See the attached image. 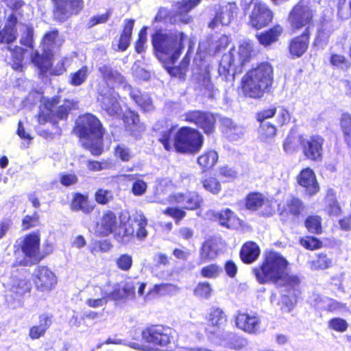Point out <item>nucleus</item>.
Wrapping results in <instances>:
<instances>
[{
	"label": "nucleus",
	"mask_w": 351,
	"mask_h": 351,
	"mask_svg": "<svg viewBox=\"0 0 351 351\" xmlns=\"http://www.w3.org/2000/svg\"><path fill=\"white\" fill-rule=\"evenodd\" d=\"M173 130V127H171L160 133L159 141L166 150L174 149L179 153L189 154H195L200 151L204 143V136L197 130L182 127L176 133Z\"/></svg>",
	"instance_id": "f257e3e1"
},
{
	"label": "nucleus",
	"mask_w": 351,
	"mask_h": 351,
	"mask_svg": "<svg viewBox=\"0 0 351 351\" xmlns=\"http://www.w3.org/2000/svg\"><path fill=\"white\" fill-rule=\"evenodd\" d=\"M287 267L288 262L281 254L269 252L265 254L262 264L253 269V273L261 284L282 280L287 287H293L300 280L297 276L287 274Z\"/></svg>",
	"instance_id": "f03ea898"
},
{
	"label": "nucleus",
	"mask_w": 351,
	"mask_h": 351,
	"mask_svg": "<svg viewBox=\"0 0 351 351\" xmlns=\"http://www.w3.org/2000/svg\"><path fill=\"white\" fill-rule=\"evenodd\" d=\"M274 69L268 62L259 64L249 70L241 80L243 94L253 99H261L269 92L273 84Z\"/></svg>",
	"instance_id": "7ed1b4c3"
},
{
	"label": "nucleus",
	"mask_w": 351,
	"mask_h": 351,
	"mask_svg": "<svg viewBox=\"0 0 351 351\" xmlns=\"http://www.w3.org/2000/svg\"><path fill=\"white\" fill-rule=\"evenodd\" d=\"M75 132L79 134L83 146L89 149L93 155L101 154L103 131L100 121L95 116L90 114L80 116Z\"/></svg>",
	"instance_id": "20e7f679"
},
{
	"label": "nucleus",
	"mask_w": 351,
	"mask_h": 351,
	"mask_svg": "<svg viewBox=\"0 0 351 351\" xmlns=\"http://www.w3.org/2000/svg\"><path fill=\"white\" fill-rule=\"evenodd\" d=\"M186 36L180 32L164 34L157 32L152 35V45L157 53L166 55L172 63L180 57Z\"/></svg>",
	"instance_id": "39448f33"
},
{
	"label": "nucleus",
	"mask_w": 351,
	"mask_h": 351,
	"mask_svg": "<svg viewBox=\"0 0 351 351\" xmlns=\"http://www.w3.org/2000/svg\"><path fill=\"white\" fill-rule=\"evenodd\" d=\"M99 71L102 75L106 83L110 86L117 84L130 95V97L145 112L152 110L154 107L150 97L147 95H142L138 89L133 88L128 84L124 77L117 71L112 70L107 65L99 67Z\"/></svg>",
	"instance_id": "423d86ee"
},
{
	"label": "nucleus",
	"mask_w": 351,
	"mask_h": 351,
	"mask_svg": "<svg viewBox=\"0 0 351 351\" xmlns=\"http://www.w3.org/2000/svg\"><path fill=\"white\" fill-rule=\"evenodd\" d=\"M59 103V97L42 99L38 118L39 123L45 124L48 121L55 122L57 120L64 119L69 112L76 108L77 106L76 102L70 99H65L60 105H58Z\"/></svg>",
	"instance_id": "0eeeda50"
},
{
	"label": "nucleus",
	"mask_w": 351,
	"mask_h": 351,
	"mask_svg": "<svg viewBox=\"0 0 351 351\" xmlns=\"http://www.w3.org/2000/svg\"><path fill=\"white\" fill-rule=\"evenodd\" d=\"M143 339L153 346L147 351H167L171 348L173 331L163 325L152 326L142 332Z\"/></svg>",
	"instance_id": "6e6552de"
},
{
	"label": "nucleus",
	"mask_w": 351,
	"mask_h": 351,
	"mask_svg": "<svg viewBox=\"0 0 351 351\" xmlns=\"http://www.w3.org/2000/svg\"><path fill=\"white\" fill-rule=\"evenodd\" d=\"M58 36L57 30L47 33L43 41L42 56H40L37 51L32 53V62L40 70L41 74H45L51 69L53 51L61 44L58 40Z\"/></svg>",
	"instance_id": "1a4fd4ad"
},
{
	"label": "nucleus",
	"mask_w": 351,
	"mask_h": 351,
	"mask_svg": "<svg viewBox=\"0 0 351 351\" xmlns=\"http://www.w3.org/2000/svg\"><path fill=\"white\" fill-rule=\"evenodd\" d=\"M111 281L108 278L95 279L87 287L88 298L85 301L86 305L90 308H98L104 307L110 300Z\"/></svg>",
	"instance_id": "9d476101"
},
{
	"label": "nucleus",
	"mask_w": 351,
	"mask_h": 351,
	"mask_svg": "<svg viewBox=\"0 0 351 351\" xmlns=\"http://www.w3.org/2000/svg\"><path fill=\"white\" fill-rule=\"evenodd\" d=\"M311 0H300L289 14V19L293 29L304 27L308 29L313 19V11L309 7Z\"/></svg>",
	"instance_id": "9b49d317"
},
{
	"label": "nucleus",
	"mask_w": 351,
	"mask_h": 351,
	"mask_svg": "<svg viewBox=\"0 0 351 351\" xmlns=\"http://www.w3.org/2000/svg\"><path fill=\"white\" fill-rule=\"evenodd\" d=\"M40 234L37 232H32L23 238L21 247L25 256L24 265L35 264L40 261Z\"/></svg>",
	"instance_id": "f8f14e48"
},
{
	"label": "nucleus",
	"mask_w": 351,
	"mask_h": 351,
	"mask_svg": "<svg viewBox=\"0 0 351 351\" xmlns=\"http://www.w3.org/2000/svg\"><path fill=\"white\" fill-rule=\"evenodd\" d=\"M183 121L195 124L209 134L214 132L216 119L215 116L206 112L191 110L182 115Z\"/></svg>",
	"instance_id": "ddd939ff"
},
{
	"label": "nucleus",
	"mask_w": 351,
	"mask_h": 351,
	"mask_svg": "<svg viewBox=\"0 0 351 351\" xmlns=\"http://www.w3.org/2000/svg\"><path fill=\"white\" fill-rule=\"evenodd\" d=\"M54 17L64 21L72 14H78L83 8L82 0H52Z\"/></svg>",
	"instance_id": "4468645a"
},
{
	"label": "nucleus",
	"mask_w": 351,
	"mask_h": 351,
	"mask_svg": "<svg viewBox=\"0 0 351 351\" xmlns=\"http://www.w3.org/2000/svg\"><path fill=\"white\" fill-rule=\"evenodd\" d=\"M272 19V13L267 6L260 1H256L250 14V23L256 29L266 26Z\"/></svg>",
	"instance_id": "2eb2a0df"
},
{
	"label": "nucleus",
	"mask_w": 351,
	"mask_h": 351,
	"mask_svg": "<svg viewBox=\"0 0 351 351\" xmlns=\"http://www.w3.org/2000/svg\"><path fill=\"white\" fill-rule=\"evenodd\" d=\"M252 51V46L250 43H243L239 48L237 57L235 58L232 51L228 54H224L222 57L221 63L223 66L230 67L232 65L243 66L250 60Z\"/></svg>",
	"instance_id": "dca6fc26"
},
{
	"label": "nucleus",
	"mask_w": 351,
	"mask_h": 351,
	"mask_svg": "<svg viewBox=\"0 0 351 351\" xmlns=\"http://www.w3.org/2000/svg\"><path fill=\"white\" fill-rule=\"evenodd\" d=\"M99 101L101 102V108L111 116L118 114L121 108L119 103V97L117 93L112 88L99 89Z\"/></svg>",
	"instance_id": "f3484780"
},
{
	"label": "nucleus",
	"mask_w": 351,
	"mask_h": 351,
	"mask_svg": "<svg viewBox=\"0 0 351 351\" xmlns=\"http://www.w3.org/2000/svg\"><path fill=\"white\" fill-rule=\"evenodd\" d=\"M274 202L272 199L265 197L260 193H251L245 199L246 208L251 210H256L259 208L263 209L264 215H271L274 211Z\"/></svg>",
	"instance_id": "a211bd4d"
},
{
	"label": "nucleus",
	"mask_w": 351,
	"mask_h": 351,
	"mask_svg": "<svg viewBox=\"0 0 351 351\" xmlns=\"http://www.w3.org/2000/svg\"><path fill=\"white\" fill-rule=\"evenodd\" d=\"M304 156L312 160H320L322 155L324 139L319 136H313L300 141Z\"/></svg>",
	"instance_id": "6ab92c4d"
},
{
	"label": "nucleus",
	"mask_w": 351,
	"mask_h": 351,
	"mask_svg": "<svg viewBox=\"0 0 351 351\" xmlns=\"http://www.w3.org/2000/svg\"><path fill=\"white\" fill-rule=\"evenodd\" d=\"M35 285L41 291L51 290L57 283V278L54 273L48 267L40 266L35 271Z\"/></svg>",
	"instance_id": "aec40b11"
},
{
	"label": "nucleus",
	"mask_w": 351,
	"mask_h": 351,
	"mask_svg": "<svg viewBox=\"0 0 351 351\" xmlns=\"http://www.w3.org/2000/svg\"><path fill=\"white\" fill-rule=\"evenodd\" d=\"M237 11V7L234 3H228L221 6L217 12L215 18L209 23V27L215 29L219 23L222 25H229Z\"/></svg>",
	"instance_id": "412c9836"
},
{
	"label": "nucleus",
	"mask_w": 351,
	"mask_h": 351,
	"mask_svg": "<svg viewBox=\"0 0 351 351\" xmlns=\"http://www.w3.org/2000/svg\"><path fill=\"white\" fill-rule=\"evenodd\" d=\"M169 201L172 204H180L182 208L189 210L195 209L199 206L200 198L199 195L194 192H187L186 193H176L169 197Z\"/></svg>",
	"instance_id": "4be33fe9"
},
{
	"label": "nucleus",
	"mask_w": 351,
	"mask_h": 351,
	"mask_svg": "<svg viewBox=\"0 0 351 351\" xmlns=\"http://www.w3.org/2000/svg\"><path fill=\"white\" fill-rule=\"evenodd\" d=\"M298 182L305 188L306 193L310 195L317 193L319 189L315 173L310 168H306L301 171L298 176Z\"/></svg>",
	"instance_id": "5701e85b"
},
{
	"label": "nucleus",
	"mask_w": 351,
	"mask_h": 351,
	"mask_svg": "<svg viewBox=\"0 0 351 351\" xmlns=\"http://www.w3.org/2000/svg\"><path fill=\"white\" fill-rule=\"evenodd\" d=\"M237 326L249 333H254L259 330L260 319L254 315L239 313L236 317Z\"/></svg>",
	"instance_id": "b1692460"
},
{
	"label": "nucleus",
	"mask_w": 351,
	"mask_h": 351,
	"mask_svg": "<svg viewBox=\"0 0 351 351\" xmlns=\"http://www.w3.org/2000/svg\"><path fill=\"white\" fill-rule=\"evenodd\" d=\"M200 3V0H189L177 2L173 5V11L176 16L183 23H189L191 18L187 13L196 7Z\"/></svg>",
	"instance_id": "393cba45"
},
{
	"label": "nucleus",
	"mask_w": 351,
	"mask_h": 351,
	"mask_svg": "<svg viewBox=\"0 0 351 351\" xmlns=\"http://www.w3.org/2000/svg\"><path fill=\"white\" fill-rule=\"evenodd\" d=\"M17 19L15 15L11 14L7 19L5 27L0 30V43H10L16 38Z\"/></svg>",
	"instance_id": "a878e982"
},
{
	"label": "nucleus",
	"mask_w": 351,
	"mask_h": 351,
	"mask_svg": "<svg viewBox=\"0 0 351 351\" xmlns=\"http://www.w3.org/2000/svg\"><path fill=\"white\" fill-rule=\"evenodd\" d=\"M222 247V242L217 239H210L205 241L200 250L201 260L207 261L214 259L217 257Z\"/></svg>",
	"instance_id": "bb28decb"
},
{
	"label": "nucleus",
	"mask_w": 351,
	"mask_h": 351,
	"mask_svg": "<svg viewBox=\"0 0 351 351\" xmlns=\"http://www.w3.org/2000/svg\"><path fill=\"white\" fill-rule=\"evenodd\" d=\"M205 319L209 327L215 330L220 329L226 322V316L223 310L219 307L210 308L206 315Z\"/></svg>",
	"instance_id": "cd10ccee"
},
{
	"label": "nucleus",
	"mask_w": 351,
	"mask_h": 351,
	"mask_svg": "<svg viewBox=\"0 0 351 351\" xmlns=\"http://www.w3.org/2000/svg\"><path fill=\"white\" fill-rule=\"evenodd\" d=\"M117 219L115 215L108 211L104 214L101 223L97 226V232L103 236H107L109 234L117 232Z\"/></svg>",
	"instance_id": "c85d7f7f"
},
{
	"label": "nucleus",
	"mask_w": 351,
	"mask_h": 351,
	"mask_svg": "<svg viewBox=\"0 0 351 351\" xmlns=\"http://www.w3.org/2000/svg\"><path fill=\"white\" fill-rule=\"evenodd\" d=\"M309 43L308 34L304 33L291 40L289 44L290 53L296 58L302 56L307 50Z\"/></svg>",
	"instance_id": "c756f323"
},
{
	"label": "nucleus",
	"mask_w": 351,
	"mask_h": 351,
	"mask_svg": "<svg viewBox=\"0 0 351 351\" xmlns=\"http://www.w3.org/2000/svg\"><path fill=\"white\" fill-rule=\"evenodd\" d=\"M221 226L228 228H237L241 226V220L229 208L222 210L215 215Z\"/></svg>",
	"instance_id": "7c9ffc66"
},
{
	"label": "nucleus",
	"mask_w": 351,
	"mask_h": 351,
	"mask_svg": "<svg viewBox=\"0 0 351 351\" xmlns=\"http://www.w3.org/2000/svg\"><path fill=\"white\" fill-rule=\"evenodd\" d=\"M123 122L125 128L134 135L141 132L145 128L143 123H140L138 115L132 111L127 110L123 115Z\"/></svg>",
	"instance_id": "2f4dec72"
},
{
	"label": "nucleus",
	"mask_w": 351,
	"mask_h": 351,
	"mask_svg": "<svg viewBox=\"0 0 351 351\" xmlns=\"http://www.w3.org/2000/svg\"><path fill=\"white\" fill-rule=\"evenodd\" d=\"M260 252V248L256 243L247 242L241 250L240 256L244 263H251L257 259Z\"/></svg>",
	"instance_id": "473e14b6"
},
{
	"label": "nucleus",
	"mask_w": 351,
	"mask_h": 351,
	"mask_svg": "<svg viewBox=\"0 0 351 351\" xmlns=\"http://www.w3.org/2000/svg\"><path fill=\"white\" fill-rule=\"evenodd\" d=\"M51 324V317L47 314L39 316L38 325L30 328L29 336L32 339H39L43 337Z\"/></svg>",
	"instance_id": "72a5a7b5"
},
{
	"label": "nucleus",
	"mask_w": 351,
	"mask_h": 351,
	"mask_svg": "<svg viewBox=\"0 0 351 351\" xmlns=\"http://www.w3.org/2000/svg\"><path fill=\"white\" fill-rule=\"evenodd\" d=\"M123 287V292L125 293L129 300H132L135 298V289H137V293L139 296H143L144 290L146 287V283L141 282L135 279H128L121 283Z\"/></svg>",
	"instance_id": "f704fd0d"
},
{
	"label": "nucleus",
	"mask_w": 351,
	"mask_h": 351,
	"mask_svg": "<svg viewBox=\"0 0 351 351\" xmlns=\"http://www.w3.org/2000/svg\"><path fill=\"white\" fill-rule=\"evenodd\" d=\"M134 25V20L128 19L125 21L123 32L117 44V49L114 48L116 50L125 51L128 49L130 45ZM113 46L115 47V43H113Z\"/></svg>",
	"instance_id": "c9c22d12"
},
{
	"label": "nucleus",
	"mask_w": 351,
	"mask_h": 351,
	"mask_svg": "<svg viewBox=\"0 0 351 351\" xmlns=\"http://www.w3.org/2000/svg\"><path fill=\"white\" fill-rule=\"evenodd\" d=\"M71 208L73 210H81L88 214L94 209L93 205L90 204L88 197L80 193H76L72 199Z\"/></svg>",
	"instance_id": "e433bc0d"
},
{
	"label": "nucleus",
	"mask_w": 351,
	"mask_h": 351,
	"mask_svg": "<svg viewBox=\"0 0 351 351\" xmlns=\"http://www.w3.org/2000/svg\"><path fill=\"white\" fill-rule=\"evenodd\" d=\"M218 158V154L216 151L208 150L197 158V164L205 171L212 169L215 165Z\"/></svg>",
	"instance_id": "4c0bfd02"
},
{
	"label": "nucleus",
	"mask_w": 351,
	"mask_h": 351,
	"mask_svg": "<svg viewBox=\"0 0 351 351\" xmlns=\"http://www.w3.org/2000/svg\"><path fill=\"white\" fill-rule=\"evenodd\" d=\"M132 221L135 224L136 236L139 239H145L147 235L145 227L147 224L146 217L141 211L136 212L132 217Z\"/></svg>",
	"instance_id": "58836bf2"
},
{
	"label": "nucleus",
	"mask_w": 351,
	"mask_h": 351,
	"mask_svg": "<svg viewBox=\"0 0 351 351\" xmlns=\"http://www.w3.org/2000/svg\"><path fill=\"white\" fill-rule=\"evenodd\" d=\"M282 32V27L280 25H276L269 30L262 33L258 36L260 43L264 46L269 45L276 42Z\"/></svg>",
	"instance_id": "ea45409f"
},
{
	"label": "nucleus",
	"mask_w": 351,
	"mask_h": 351,
	"mask_svg": "<svg viewBox=\"0 0 351 351\" xmlns=\"http://www.w3.org/2000/svg\"><path fill=\"white\" fill-rule=\"evenodd\" d=\"M279 209L280 210L281 215L288 213L293 215H298L302 210V204L299 199L290 196L287 197L284 208L282 209L280 208Z\"/></svg>",
	"instance_id": "a19ab883"
},
{
	"label": "nucleus",
	"mask_w": 351,
	"mask_h": 351,
	"mask_svg": "<svg viewBox=\"0 0 351 351\" xmlns=\"http://www.w3.org/2000/svg\"><path fill=\"white\" fill-rule=\"evenodd\" d=\"M30 291V284L25 279L14 278L10 284V291L16 296H21Z\"/></svg>",
	"instance_id": "79ce46f5"
},
{
	"label": "nucleus",
	"mask_w": 351,
	"mask_h": 351,
	"mask_svg": "<svg viewBox=\"0 0 351 351\" xmlns=\"http://www.w3.org/2000/svg\"><path fill=\"white\" fill-rule=\"evenodd\" d=\"M90 73L89 68L87 66H83L69 75V83L74 86H80L86 81Z\"/></svg>",
	"instance_id": "37998d69"
},
{
	"label": "nucleus",
	"mask_w": 351,
	"mask_h": 351,
	"mask_svg": "<svg viewBox=\"0 0 351 351\" xmlns=\"http://www.w3.org/2000/svg\"><path fill=\"white\" fill-rule=\"evenodd\" d=\"M277 129L269 122H261L258 134L259 138L263 142H270L276 136Z\"/></svg>",
	"instance_id": "c03bdc74"
},
{
	"label": "nucleus",
	"mask_w": 351,
	"mask_h": 351,
	"mask_svg": "<svg viewBox=\"0 0 351 351\" xmlns=\"http://www.w3.org/2000/svg\"><path fill=\"white\" fill-rule=\"evenodd\" d=\"M295 287V286L293 287H290L291 289L289 290L288 291H287L286 289L282 291V293L281 298V309L283 311L290 312L296 303V296L295 290L293 289Z\"/></svg>",
	"instance_id": "a18cd8bd"
},
{
	"label": "nucleus",
	"mask_w": 351,
	"mask_h": 351,
	"mask_svg": "<svg viewBox=\"0 0 351 351\" xmlns=\"http://www.w3.org/2000/svg\"><path fill=\"white\" fill-rule=\"evenodd\" d=\"M128 180H133L132 186V193L135 196H141L144 195L147 191V184L143 180L137 178V174L123 175Z\"/></svg>",
	"instance_id": "49530a36"
},
{
	"label": "nucleus",
	"mask_w": 351,
	"mask_h": 351,
	"mask_svg": "<svg viewBox=\"0 0 351 351\" xmlns=\"http://www.w3.org/2000/svg\"><path fill=\"white\" fill-rule=\"evenodd\" d=\"M226 338L222 340L221 345L230 349L239 350L243 348L245 345V341L243 339L237 337L232 333L225 334Z\"/></svg>",
	"instance_id": "de8ad7c7"
},
{
	"label": "nucleus",
	"mask_w": 351,
	"mask_h": 351,
	"mask_svg": "<svg viewBox=\"0 0 351 351\" xmlns=\"http://www.w3.org/2000/svg\"><path fill=\"white\" fill-rule=\"evenodd\" d=\"M341 128L343 134V138L346 143L351 145V117L348 113H343L341 115L340 121Z\"/></svg>",
	"instance_id": "09e8293b"
},
{
	"label": "nucleus",
	"mask_w": 351,
	"mask_h": 351,
	"mask_svg": "<svg viewBox=\"0 0 351 351\" xmlns=\"http://www.w3.org/2000/svg\"><path fill=\"white\" fill-rule=\"evenodd\" d=\"M182 333L186 336L190 335L192 341H199L202 338V334L198 330V326L191 322L182 325Z\"/></svg>",
	"instance_id": "8fccbe9b"
},
{
	"label": "nucleus",
	"mask_w": 351,
	"mask_h": 351,
	"mask_svg": "<svg viewBox=\"0 0 351 351\" xmlns=\"http://www.w3.org/2000/svg\"><path fill=\"white\" fill-rule=\"evenodd\" d=\"M221 272L222 268L214 263L203 267L200 270L201 276L206 278H216Z\"/></svg>",
	"instance_id": "3c124183"
},
{
	"label": "nucleus",
	"mask_w": 351,
	"mask_h": 351,
	"mask_svg": "<svg viewBox=\"0 0 351 351\" xmlns=\"http://www.w3.org/2000/svg\"><path fill=\"white\" fill-rule=\"evenodd\" d=\"M332 261L324 254H319L315 260L311 262L312 269H325L331 266Z\"/></svg>",
	"instance_id": "603ef678"
},
{
	"label": "nucleus",
	"mask_w": 351,
	"mask_h": 351,
	"mask_svg": "<svg viewBox=\"0 0 351 351\" xmlns=\"http://www.w3.org/2000/svg\"><path fill=\"white\" fill-rule=\"evenodd\" d=\"M131 221L132 223L130 222L124 223L116 232V237L118 239L120 238L123 242L126 241L129 237L133 236L135 232V227H134L135 224L132 220Z\"/></svg>",
	"instance_id": "864d4df0"
},
{
	"label": "nucleus",
	"mask_w": 351,
	"mask_h": 351,
	"mask_svg": "<svg viewBox=\"0 0 351 351\" xmlns=\"http://www.w3.org/2000/svg\"><path fill=\"white\" fill-rule=\"evenodd\" d=\"M8 49L10 50L13 58L12 68L14 70L21 69L23 67V49L20 47H15L14 49L9 47Z\"/></svg>",
	"instance_id": "5fc2aeb1"
},
{
	"label": "nucleus",
	"mask_w": 351,
	"mask_h": 351,
	"mask_svg": "<svg viewBox=\"0 0 351 351\" xmlns=\"http://www.w3.org/2000/svg\"><path fill=\"white\" fill-rule=\"evenodd\" d=\"M213 289L207 282H199L194 289V295L198 298L208 299L211 295Z\"/></svg>",
	"instance_id": "6e6d98bb"
},
{
	"label": "nucleus",
	"mask_w": 351,
	"mask_h": 351,
	"mask_svg": "<svg viewBox=\"0 0 351 351\" xmlns=\"http://www.w3.org/2000/svg\"><path fill=\"white\" fill-rule=\"evenodd\" d=\"M110 300L125 301L129 300L128 297L123 292L122 285L114 284L111 282Z\"/></svg>",
	"instance_id": "4d7b16f0"
},
{
	"label": "nucleus",
	"mask_w": 351,
	"mask_h": 351,
	"mask_svg": "<svg viewBox=\"0 0 351 351\" xmlns=\"http://www.w3.org/2000/svg\"><path fill=\"white\" fill-rule=\"evenodd\" d=\"M276 123L280 126L287 124L291 120L289 111L282 106H276Z\"/></svg>",
	"instance_id": "13d9d810"
},
{
	"label": "nucleus",
	"mask_w": 351,
	"mask_h": 351,
	"mask_svg": "<svg viewBox=\"0 0 351 351\" xmlns=\"http://www.w3.org/2000/svg\"><path fill=\"white\" fill-rule=\"evenodd\" d=\"M305 226L309 232L319 234L322 230L321 218L318 216H310L306 219Z\"/></svg>",
	"instance_id": "bf43d9fd"
},
{
	"label": "nucleus",
	"mask_w": 351,
	"mask_h": 351,
	"mask_svg": "<svg viewBox=\"0 0 351 351\" xmlns=\"http://www.w3.org/2000/svg\"><path fill=\"white\" fill-rule=\"evenodd\" d=\"M204 188L213 194H218L221 191V184L217 178L209 177L202 182Z\"/></svg>",
	"instance_id": "052dcab7"
},
{
	"label": "nucleus",
	"mask_w": 351,
	"mask_h": 351,
	"mask_svg": "<svg viewBox=\"0 0 351 351\" xmlns=\"http://www.w3.org/2000/svg\"><path fill=\"white\" fill-rule=\"evenodd\" d=\"M114 154L123 162L129 161L133 156L132 151L123 144H119L115 147Z\"/></svg>",
	"instance_id": "680f3d73"
},
{
	"label": "nucleus",
	"mask_w": 351,
	"mask_h": 351,
	"mask_svg": "<svg viewBox=\"0 0 351 351\" xmlns=\"http://www.w3.org/2000/svg\"><path fill=\"white\" fill-rule=\"evenodd\" d=\"M95 199L98 204H106L112 200V192L110 190L99 189L95 194Z\"/></svg>",
	"instance_id": "e2e57ef3"
},
{
	"label": "nucleus",
	"mask_w": 351,
	"mask_h": 351,
	"mask_svg": "<svg viewBox=\"0 0 351 351\" xmlns=\"http://www.w3.org/2000/svg\"><path fill=\"white\" fill-rule=\"evenodd\" d=\"M338 14L342 19L351 16V0H339Z\"/></svg>",
	"instance_id": "0e129e2a"
},
{
	"label": "nucleus",
	"mask_w": 351,
	"mask_h": 351,
	"mask_svg": "<svg viewBox=\"0 0 351 351\" xmlns=\"http://www.w3.org/2000/svg\"><path fill=\"white\" fill-rule=\"evenodd\" d=\"M21 27L23 30V33L21 38V44L28 47H32L34 34L33 29L23 25H21Z\"/></svg>",
	"instance_id": "69168bd1"
},
{
	"label": "nucleus",
	"mask_w": 351,
	"mask_h": 351,
	"mask_svg": "<svg viewBox=\"0 0 351 351\" xmlns=\"http://www.w3.org/2000/svg\"><path fill=\"white\" fill-rule=\"evenodd\" d=\"M112 247L111 243L108 240H102L93 243L90 248L92 254H97L99 252H106Z\"/></svg>",
	"instance_id": "338daca9"
},
{
	"label": "nucleus",
	"mask_w": 351,
	"mask_h": 351,
	"mask_svg": "<svg viewBox=\"0 0 351 351\" xmlns=\"http://www.w3.org/2000/svg\"><path fill=\"white\" fill-rule=\"evenodd\" d=\"M118 268L123 271L129 270L132 265V258L129 254H121L116 259Z\"/></svg>",
	"instance_id": "774afa93"
}]
</instances>
